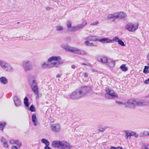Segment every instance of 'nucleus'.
Wrapping results in <instances>:
<instances>
[{"label": "nucleus", "instance_id": "cd10ccee", "mask_svg": "<svg viewBox=\"0 0 149 149\" xmlns=\"http://www.w3.org/2000/svg\"><path fill=\"white\" fill-rule=\"evenodd\" d=\"M24 103L26 107H28L29 106V99L26 97H25L24 99Z\"/></svg>", "mask_w": 149, "mask_h": 149}, {"label": "nucleus", "instance_id": "e2e57ef3", "mask_svg": "<svg viewBox=\"0 0 149 149\" xmlns=\"http://www.w3.org/2000/svg\"><path fill=\"white\" fill-rule=\"evenodd\" d=\"M147 135L149 136V133L147 134Z\"/></svg>", "mask_w": 149, "mask_h": 149}, {"label": "nucleus", "instance_id": "69168bd1", "mask_svg": "<svg viewBox=\"0 0 149 149\" xmlns=\"http://www.w3.org/2000/svg\"><path fill=\"white\" fill-rule=\"evenodd\" d=\"M19 22H17V24H19Z\"/></svg>", "mask_w": 149, "mask_h": 149}, {"label": "nucleus", "instance_id": "2eb2a0df", "mask_svg": "<svg viewBox=\"0 0 149 149\" xmlns=\"http://www.w3.org/2000/svg\"><path fill=\"white\" fill-rule=\"evenodd\" d=\"M97 60L98 61L102 63H105L107 62V58L105 56H102L101 58H97Z\"/></svg>", "mask_w": 149, "mask_h": 149}, {"label": "nucleus", "instance_id": "9d476101", "mask_svg": "<svg viewBox=\"0 0 149 149\" xmlns=\"http://www.w3.org/2000/svg\"><path fill=\"white\" fill-rule=\"evenodd\" d=\"M71 148L69 143L62 141L60 149H70Z\"/></svg>", "mask_w": 149, "mask_h": 149}, {"label": "nucleus", "instance_id": "4468645a", "mask_svg": "<svg viewBox=\"0 0 149 149\" xmlns=\"http://www.w3.org/2000/svg\"><path fill=\"white\" fill-rule=\"evenodd\" d=\"M61 58L60 56H52L49 58L48 60V62H51L53 61H56L61 60Z\"/></svg>", "mask_w": 149, "mask_h": 149}, {"label": "nucleus", "instance_id": "3c124183", "mask_svg": "<svg viewBox=\"0 0 149 149\" xmlns=\"http://www.w3.org/2000/svg\"><path fill=\"white\" fill-rule=\"evenodd\" d=\"M34 123V125L36 126L37 125V121H34V122H33Z\"/></svg>", "mask_w": 149, "mask_h": 149}, {"label": "nucleus", "instance_id": "864d4df0", "mask_svg": "<svg viewBox=\"0 0 149 149\" xmlns=\"http://www.w3.org/2000/svg\"><path fill=\"white\" fill-rule=\"evenodd\" d=\"M65 39L68 41H69L70 40V38L68 37L66 38Z\"/></svg>", "mask_w": 149, "mask_h": 149}, {"label": "nucleus", "instance_id": "bf43d9fd", "mask_svg": "<svg viewBox=\"0 0 149 149\" xmlns=\"http://www.w3.org/2000/svg\"><path fill=\"white\" fill-rule=\"evenodd\" d=\"M60 76L61 75L60 74H57L56 76V77H60Z\"/></svg>", "mask_w": 149, "mask_h": 149}, {"label": "nucleus", "instance_id": "6ab92c4d", "mask_svg": "<svg viewBox=\"0 0 149 149\" xmlns=\"http://www.w3.org/2000/svg\"><path fill=\"white\" fill-rule=\"evenodd\" d=\"M117 19L119 18H125L127 17V16L126 14L124 12H120L119 13H116Z\"/></svg>", "mask_w": 149, "mask_h": 149}, {"label": "nucleus", "instance_id": "a211bd4d", "mask_svg": "<svg viewBox=\"0 0 149 149\" xmlns=\"http://www.w3.org/2000/svg\"><path fill=\"white\" fill-rule=\"evenodd\" d=\"M42 67L45 68H53L52 62L51 63L43 62L42 64Z\"/></svg>", "mask_w": 149, "mask_h": 149}, {"label": "nucleus", "instance_id": "338daca9", "mask_svg": "<svg viewBox=\"0 0 149 149\" xmlns=\"http://www.w3.org/2000/svg\"><path fill=\"white\" fill-rule=\"evenodd\" d=\"M92 71H93V72H94V70H92Z\"/></svg>", "mask_w": 149, "mask_h": 149}, {"label": "nucleus", "instance_id": "c85d7f7f", "mask_svg": "<svg viewBox=\"0 0 149 149\" xmlns=\"http://www.w3.org/2000/svg\"><path fill=\"white\" fill-rule=\"evenodd\" d=\"M41 141L42 143H45V144L46 146H48L49 144V141L46 139H41Z\"/></svg>", "mask_w": 149, "mask_h": 149}, {"label": "nucleus", "instance_id": "2f4dec72", "mask_svg": "<svg viewBox=\"0 0 149 149\" xmlns=\"http://www.w3.org/2000/svg\"><path fill=\"white\" fill-rule=\"evenodd\" d=\"M78 30V29L77 28V26H72L71 27V28L70 29H68V30L70 32L73 31H76Z\"/></svg>", "mask_w": 149, "mask_h": 149}, {"label": "nucleus", "instance_id": "de8ad7c7", "mask_svg": "<svg viewBox=\"0 0 149 149\" xmlns=\"http://www.w3.org/2000/svg\"><path fill=\"white\" fill-rule=\"evenodd\" d=\"M84 76L85 77H88V75L87 73L85 72L84 73Z\"/></svg>", "mask_w": 149, "mask_h": 149}, {"label": "nucleus", "instance_id": "a19ab883", "mask_svg": "<svg viewBox=\"0 0 149 149\" xmlns=\"http://www.w3.org/2000/svg\"><path fill=\"white\" fill-rule=\"evenodd\" d=\"M99 23V22L98 21H96L95 22H93V23H92L91 24V25H97L98 23Z\"/></svg>", "mask_w": 149, "mask_h": 149}, {"label": "nucleus", "instance_id": "37998d69", "mask_svg": "<svg viewBox=\"0 0 149 149\" xmlns=\"http://www.w3.org/2000/svg\"><path fill=\"white\" fill-rule=\"evenodd\" d=\"M9 143L10 144H15V140H11L10 141Z\"/></svg>", "mask_w": 149, "mask_h": 149}, {"label": "nucleus", "instance_id": "20e7f679", "mask_svg": "<svg viewBox=\"0 0 149 149\" xmlns=\"http://www.w3.org/2000/svg\"><path fill=\"white\" fill-rule=\"evenodd\" d=\"M138 27L137 24H133L130 23L127 24L126 27V29L130 31L134 32L136 30Z\"/></svg>", "mask_w": 149, "mask_h": 149}, {"label": "nucleus", "instance_id": "72a5a7b5", "mask_svg": "<svg viewBox=\"0 0 149 149\" xmlns=\"http://www.w3.org/2000/svg\"><path fill=\"white\" fill-rule=\"evenodd\" d=\"M15 144H16L19 148L22 145L21 143L18 140H15Z\"/></svg>", "mask_w": 149, "mask_h": 149}, {"label": "nucleus", "instance_id": "9b49d317", "mask_svg": "<svg viewBox=\"0 0 149 149\" xmlns=\"http://www.w3.org/2000/svg\"><path fill=\"white\" fill-rule=\"evenodd\" d=\"M62 141H54L52 142V145L53 148H56L60 149Z\"/></svg>", "mask_w": 149, "mask_h": 149}, {"label": "nucleus", "instance_id": "79ce46f5", "mask_svg": "<svg viewBox=\"0 0 149 149\" xmlns=\"http://www.w3.org/2000/svg\"><path fill=\"white\" fill-rule=\"evenodd\" d=\"M90 42L89 41H86L84 42V44L87 46H89L90 44Z\"/></svg>", "mask_w": 149, "mask_h": 149}, {"label": "nucleus", "instance_id": "473e14b6", "mask_svg": "<svg viewBox=\"0 0 149 149\" xmlns=\"http://www.w3.org/2000/svg\"><path fill=\"white\" fill-rule=\"evenodd\" d=\"M86 24V23H85V24H81L77 25V26L78 30L82 28Z\"/></svg>", "mask_w": 149, "mask_h": 149}, {"label": "nucleus", "instance_id": "49530a36", "mask_svg": "<svg viewBox=\"0 0 149 149\" xmlns=\"http://www.w3.org/2000/svg\"><path fill=\"white\" fill-rule=\"evenodd\" d=\"M93 46H96V45H94L93 43H90V44L89 46L92 47Z\"/></svg>", "mask_w": 149, "mask_h": 149}, {"label": "nucleus", "instance_id": "f8f14e48", "mask_svg": "<svg viewBox=\"0 0 149 149\" xmlns=\"http://www.w3.org/2000/svg\"><path fill=\"white\" fill-rule=\"evenodd\" d=\"M112 41H115L116 42H118L119 45L122 46L124 47L125 46V44L124 42L120 39L119 38L117 37H114L112 40Z\"/></svg>", "mask_w": 149, "mask_h": 149}, {"label": "nucleus", "instance_id": "680f3d73", "mask_svg": "<svg viewBox=\"0 0 149 149\" xmlns=\"http://www.w3.org/2000/svg\"><path fill=\"white\" fill-rule=\"evenodd\" d=\"M49 9H50V8H49V7H47V8H46V9H47V10H49Z\"/></svg>", "mask_w": 149, "mask_h": 149}, {"label": "nucleus", "instance_id": "0eeeda50", "mask_svg": "<svg viewBox=\"0 0 149 149\" xmlns=\"http://www.w3.org/2000/svg\"><path fill=\"white\" fill-rule=\"evenodd\" d=\"M106 92L107 94L113 98H116L118 97L117 94L115 93L113 90L110 89L109 88H106Z\"/></svg>", "mask_w": 149, "mask_h": 149}, {"label": "nucleus", "instance_id": "c756f323", "mask_svg": "<svg viewBox=\"0 0 149 149\" xmlns=\"http://www.w3.org/2000/svg\"><path fill=\"white\" fill-rule=\"evenodd\" d=\"M120 68L123 71H126L127 70V68L126 67L125 64H123L120 66Z\"/></svg>", "mask_w": 149, "mask_h": 149}, {"label": "nucleus", "instance_id": "e433bc0d", "mask_svg": "<svg viewBox=\"0 0 149 149\" xmlns=\"http://www.w3.org/2000/svg\"><path fill=\"white\" fill-rule=\"evenodd\" d=\"M32 122H34L37 120L36 115L35 114H33L32 116Z\"/></svg>", "mask_w": 149, "mask_h": 149}, {"label": "nucleus", "instance_id": "c9c22d12", "mask_svg": "<svg viewBox=\"0 0 149 149\" xmlns=\"http://www.w3.org/2000/svg\"><path fill=\"white\" fill-rule=\"evenodd\" d=\"M130 133V134L129 135H130V136H135V137L136 138H137L138 136V134L134 132H132Z\"/></svg>", "mask_w": 149, "mask_h": 149}, {"label": "nucleus", "instance_id": "5701e85b", "mask_svg": "<svg viewBox=\"0 0 149 149\" xmlns=\"http://www.w3.org/2000/svg\"><path fill=\"white\" fill-rule=\"evenodd\" d=\"M0 82L4 84L8 83V81L6 78L4 77H0Z\"/></svg>", "mask_w": 149, "mask_h": 149}, {"label": "nucleus", "instance_id": "8fccbe9b", "mask_svg": "<svg viewBox=\"0 0 149 149\" xmlns=\"http://www.w3.org/2000/svg\"><path fill=\"white\" fill-rule=\"evenodd\" d=\"M12 149H18V148L16 146H13L12 147Z\"/></svg>", "mask_w": 149, "mask_h": 149}, {"label": "nucleus", "instance_id": "09e8293b", "mask_svg": "<svg viewBox=\"0 0 149 149\" xmlns=\"http://www.w3.org/2000/svg\"><path fill=\"white\" fill-rule=\"evenodd\" d=\"M145 149H149V145H147L144 147Z\"/></svg>", "mask_w": 149, "mask_h": 149}, {"label": "nucleus", "instance_id": "423d86ee", "mask_svg": "<svg viewBox=\"0 0 149 149\" xmlns=\"http://www.w3.org/2000/svg\"><path fill=\"white\" fill-rule=\"evenodd\" d=\"M82 97L87 93L90 92L91 88L90 87L84 86L79 89Z\"/></svg>", "mask_w": 149, "mask_h": 149}, {"label": "nucleus", "instance_id": "7ed1b4c3", "mask_svg": "<svg viewBox=\"0 0 149 149\" xmlns=\"http://www.w3.org/2000/svg\"><path fill=\"white\" fill-rule=\"evenodd\" d=\"M82 97L79 89H77L73 91L70 96V98L73 100L78 99Z\"/></svg>", "mask_w": 149, "mask_h": 149}, {"label": "nucleus", "instance_id": "052dcab7", "mask_svg": "<svg viewBox=\"0 0 149 149\" xmlns=\"http://www.w3.org/2000/svg\"><path fill=\"white\" fill-rule=\"evenodd\" d=\"M81 64L83 65H87V64L86 63H81Z\"/></svg>", "mask_w": 149, "mask_h": 149}, {"label": "nucleus", "instance_id": "58836bf2", "mask_svg": "<svg viewBox=\"0 0 149 149\" xmlns=\"http://www.w3.org/2000/svg\"><path fill=\"white\" fill-rule=\"evenodd\" d=\"M56 30L58 31H62L63 30V28L62 26H58L56 27Z\"/></svg>", "mask_w": 149, "mask_h": 149}, {"label": "nucleus", "instance_id": "4be33fe9", "mask_svg": "<svg viewBox=\"0 0 149 149\" xmlns=\"http://www.w3.org/2000/svg\"><path fill=\"white\" fill-rule=\"evenodd\" d=\"M8 63L2 60H0V66L5 70Z\"/></svg>", "mask_w": 149, "mask_h": 149}, {"label": "nucleus", "instance_id": "ea45409f", "mask_svg": "<svg viewBox=\"0 0 149 149\" xmlns=\"http://www.w3.org/2000/svg\"><path fill=\"white\" fill-rule=\"evenodd\" d=\"M67 26L68 29H70V28H71V22L70 21H68L67 23Z\"/></svg>", "mask_w": 149, "mask_h": 149}, {"label": "nucleus", "instance_id": "f257e3e1", "mask_svg": "<svg viewBox=\"0 0 149 149\" xmlns=\"http://www.w3.org/2000/svg\"><path fill=\"white\" fill-rule=\"evenodd\" d=\"M62 47L66 50L73 53L81 55H86L87 54L86 52L84 50H80L76 47H71L67 44H63Z\"/></svg>", "mask_w": 149, "mask_h": 149}, {"label": "nucleus", "instance_id": "393cba45", "mask_svg": "<svg viewBox=\"0 0 149 149\" xmlns=\"http://www.w3.org/2000/svg\"><path fill=\"white\" fill-rule=\"evenodd\" d=\"M116 13L113 14H109L107 17V19H111L113 18L117 19Z\"/></svg>", "mask_w": 149, "mask_h": 149}, {"label": "nucleus", "instance_id": "c03bdc74", "mask_svg": "<svg viewBox=\"0 0 149 149\" xmlns=\"http://www.w3.org/2000/svg\"><path fill=\"white\" fill-rule=\"evenodd\" d=\"M105 128L101 127L100 128L99 130L101 132H103L105 130Z\"/></svg>", "mask_w": 149, "mask_h": 149}, {"label": "nucleus", "instance_id": "dca6fc26", "mask_svg": "<svg viewBox=\"0 0 149 149\" xmlns=\"http://www.w3.org/2000/svg\"><path fill=\"white\" fill-rule=\"evenodd\" d=\"M15 106L17 107H19L21 106V102L18 97L17 96L14 97L13 98Z\"/></svg>", "mask_w": 149, "mask_h": 149}, {"label": "nucleus", "instance_id": "6e6d98bb", "mask_svg": "<svg viewBox=\"0 0 149 149\" xmlns=\"http://www.w3.org/2000/svg\"><path fill=\"white\" fill-rule=\"evenodd\" d=\"M75 67V66L74 65H73L71 66V68L73 69H74Z\"/></svg>", "mask_w": 149, "mask_h": 149}, {"label": "nucleus", "instance_id": "4d7b16f0", "mask_svg": "<svg viewBox=\"0 0 149 149\" xmlns=\"http://www.w3.org/2000/svg\"><path fill=\"white\" fill-rule=\"evenodd\" d=\"M116 149H123L122 147H117L116 148Z\"/></svg>", "mask_w": 149, "mask_h": 149}, {"label": "nucleus", "instance_id": "13d9d810", "mask_svg": "<svg viewBox=\"0 0 149 149\" xmlns=\"http://www.w3.org/2000/svg\"><path fill=\"white\" fill-rule=\"evenodd\" d=\"M111 149H116V148H115L113 146H111L110 147Z\"/></svg>", "mask_w": 149, "mask_h": 149}, {"label": "nucleus", "instance_id": "f3484780", "mask_svg": "<svg viewBox=\"0 0 149 149\" xmlns=\"http://www.w3.org/2000/svg\"><path fill=\"white\" fill-rule=\"evenodd\" d=\"M97 41L101 42L110 43L112 42V40L109 39L108 38H103L101 39H98Z\"/></svg>", "mask_w": 149, "mask_h": 149}, {"label": "nucleus", "instance_id": "ddd939ff", "mask_svg": "<svg viewBox=\"0 0 149 149\" xmlns=\"http://www.w3.org/2000/svg\"><path fill=\"white\" fill-rule=\"evenodd\" d=\"M63 63V61L61 60L54 62H52L53 68L55 67L56 68H59L60 67V65Z\"/></svg>", "mask_w": 149, "mask_h": 149}, {"label": "nucleus", "instance_id": "7c9ffc66", "mask_svg": "<svg viewBox=\"0 0 149 149\" xmlns=\"http://www.w3.org/2000/svg\"><path fill=\"white\" fill-rule=\"evenodd\" d=\"M148 68H149V67L148 66H145L143 71V72L145 74L149 73V71L148 70Z\"/></svg>", "mask_w": 149, "mask_h": 149}, {"label": "nucleus", "instance_id": "a878e982", "mask_svg": "<svg viewBox=\"0 0 149 149\" xmlns=\"http://www.w3.org/2000/svg\"><path fill=\"white\" fill-rule=\"evenodd\" d=\"M107 65L109 67H113L115 65V62L114 61L110 60L107 62Z\"/></svg>", "mask_w": 149, "mask_h": 149}, {"label": "nucleus", "instance_id": "603ef678", "mask_svg": "<svg viewBox=\"0 0 149 149\" xmlns=\"http://www.w3.org/2000/svg\"><path fill=\"white\" fill-rule=\"evenodd\" d=\"M44 149H52L50 147L48 146H46L45 147Z\"/></svg>", "mask_w": 149, "mask_h": 149}, {"label": "nucleus", "instance_id": "412c9836", "mask_svg": "<svg viewBox=\"0 0 149 149\" xmlns=\"http://www.w3.org/2000/svg\"><path fill=\"white\" fill-rule=\"evenodd\" d=\"M1 141L3 143V146L5 148H8V147L9 145L8 143L4 137H2L1 138Z\"/></svg>", "mask_w": 149, "mask_h": 149}, {"label": "nucleus", "instance_id": "5fc2aeb1", "mask_svg": "<svg viewBox=\"0 0 149 149\" xmlns=\"http://www.w3.org/2000/svg\"><path fill=\"white\" fill-rule=\"evenodd\" d=\"M116 103L122 104V102H119V101H116Z\"/></svg>", "mask_w": 149, "mask_h": 149}, {"label": "nucleus", "instance_id": "4c0bfd02", "mask_svg": "<svg viewBox=\"0 0 149 149\" xmlns=\"http://www.w3.org/2000/svg\"><path fill=\"white\" fill-rule=\"evenodd\" d=\"M29 110L31 112H34L36 111V109L33 105H31L30 106Z\"/></svg>", "mask_w": 149, "mask_h": 149}, {"label": "nucleus", "instance_id": "aec40b11", "mask_svg": "<svg viewBox=\"0 0 149 149\" xmlns=\"http://www.w3.org/2000/svg\"><path fill=\"white\" fill-rule=\"evenodd\" d=\"M87 39L91 41H97L98 39L97 38V36H89L86 38Z\"/></svg>", "mask_w": 149, "mask_h": 149}, {"label": "nucleus", "instance_id": "bb28decb", "mask_svg": "<svg viewBox=\"0 0 149 149\" xmlns=\"http://www.w3.org/2000/svg\"><path fill=\"white\" fill-rule=\"evenodd\" d=\"M6 123V122H0V130L3 131V129Z\"/></svg>", "mask_w": 149, "mask_h": 149}, {"label": "nucleus", "instance_id": "6e6552de", "mask_svg": "<svg viewBox=\"0 0 149 149\" xmlns=\"http://www.w3.org/2000/svg\"><path fill=\"white\" fill-rule=\"evenodd\" d=\"M127 103L129 105H132L133 107L135 105L139 106H141L143 105V103L141 102H137L134 100H130L128 101Z\"/></svg>", "mask_w": 149, "mask_h": 149}, {"label": "nucleus", "instance_id": "0e129e2a", "mask_svg": "<svg viewBox=\"0 0 149 149\" xmlns=\"http://www.w3.org/2000/svg\"><path fill=\"white\" fill-rule=\"evenodd\" d=\"M147 97H149V95L147 96Z\"/></svg>", "mask_w": 149, "mask_h": 149}, {"label": "nucleus", "instance_id": "b1692460", "mask_svg": "<svg viewBox=\"0 0 149 149\" xmlns=\"http://www.w3.org/2000/svg\"><path fill=\"white\" fill-rule=\"evenodd\" d=\"M5 70L8 72H11L13 71L14 69L10 64L8 63Z\"/></svg>", "mask_w": 149, "mask_h": 149}, {"label": "nucleus", "instance_id": "f03ea898", "mask_svg": "<svg viewBox=\"0 0 149 149\" xmlns=\"http://www.w3.org/2000/svg\"><path fill=\"white\" fill-rule=\"evenodd\" d=\"M22 66L25 72L30 71L32 68L31 63L29 61H23L22 63Z\"/></svg>", "mask_w": 149, "mask_h": 149}, {"label": "nucleus", "instance_id": "1a4fd4ad", "mask_svg": "<svg viewBox=\"0 0 149 149\" xmlns=\"http://www.w3.org/2000/svg\"><path fill=\"white\" fill-rule=\"evenodd\" d=\"M51 127L53 131L56 132H59L61 130V128L59 125L57 124L51 125Z\"/></svg>", "mask_w": 149, "mask_h": 149}, {"label": "nucleus", "instance_id": "a18cd8bd", "mask_svg": "<svg viewBox=\"0 0 149 149\" xmlns=\"http://www.w3.org/2000/svg\"><path fill=\"white\" fill-rule=\"evenodd\" d=\"M144 83L146 84H149V78L147 80L145 81Z\"/></svg>", "mask_w": 149, "mask_h": 149}, {"label": "nucleus", "instance_id": "f704fd0d", "mask_svg": "<svg viewBox=\"0 0 149 149\" xmlns=\"http://www.w3.org/2000/svg\"><path fill=\"white\" fill-rule=\"evenodd\" d=\"M125 132V138L127 139L129 136H130V135H129L130 133L129 132V131L127 130H125L124 131Z\"/></svg>", "mask_w": 149, "mask_h": 149}, {"label": "nucleus", "instance_id": "39448f33", "mask_svg": "<svg viewBox=\"0 0 149 149\" xmlns=\"http://www.w3.org/2000/svg\"><path fill=\"white\" fill-rule=\"evenodd\" d=\"M29 84L33 91L35 94L38 95V90L35 80H33L31 82L29 83Z\"/></svg>", "mask_w": 149, "mask_h": 149}]
</instances>
